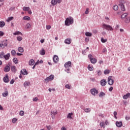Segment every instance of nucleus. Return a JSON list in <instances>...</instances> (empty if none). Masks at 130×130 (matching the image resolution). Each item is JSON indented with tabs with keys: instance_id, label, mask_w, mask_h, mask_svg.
I'll list each match as a JSON object with an SVG mask.
<instances>
[{
	"instance_id": "nucleus-41",
	"label": "nucleus",
	"mask_w": 130,
	"mask_h": 130,
	"mask_svg": "<svg viewBox=\"0 0 130 130\" xmlns=\"http://www.w3.org/2000/svg\"><path fill=\"white\" fill-rule=\"evenodd\" d=\"M11 54L13 56H15V55H16V51L15 50H12L11 51Z\"/></svg>"
},
{
	"instance_id": "nucleus-45",
	"label": "nucleus",
	"mask_w": 130,
	"mask_h": 130,
	"mask_svg": "<svg viewBox=\"0 0 130 130\" xmlns=\"http://www.w3.org/2000/svg\"><path fill=\"white\" fill-rule=\"evenodd\" d=\"M14 19V17H10L8 18L7 22H10V21H12V20Z\"/></svg>"
},
{
	"instance_id": "nucleus-1",
	"label": "nucleus",
	"mask_w": 130,
	"mask_h": 130,
	"mask_svg": "<svg viewBox=\"0 0 130 130\" xmlns=\"http://www.w3.org/2000/svg\"><path fill=\"white\" fill-rule=\"evenodd\" d=\"M74 23V19L72 17L67 18L65 20V25L66 26H70Z\"/></svg>"
},
{
	"instance_id": "nucleus-49",
	"label": "nucleus",
	"mask_w": 130,
	"mask_h": 130,
	"mask_svg": "<svg viewBox=\"0 0 130 130\" xmlns=\"http://www.w3.org/2000/svg\"><path fill=\"white\" fill-rule=\"evenodd\" d=\"M116 115H117V112H116V111H114V116L116 119L117 118V117L116 116Z\"/></svg>"
},
{
	"instance_id": "nucleus-19",
	"label": "nucleus",
	"mask_w": 130,
	"mask_h": 130,
	"mask_svg": "<svg viewBox=\"0 0 130 130\" xmlns=\"http://www.w3.org/2000/svg\"><path fill=\"white\" fill-rule=\"evenodd\" d=\"M24 87H28V86H30V81H25L23 84Z\"/></svg>"
},
{
	"instance_id": "nucleus-22",
	"label": "nucleus",
	"mask_w": 130,
	"mask_h": 130,
	"mask_svg": "<svg viewBox=\"0 0 130 130\" xmlns=\"http://www.w3.org/2000/svg\"><path fill=\"white\" fill-rule=\"evenodd\" d=\"M11 70L13 73H16V66H12L11 67Z\"/></svg>"
},
{
	"instance_id": "nucleus-31",
	"label": "nucleus",
	"mask_w": 130,
	"mask_h": 130,
	"mask_svg": "<svg viewBox=\"0 0 130 130\" xmlns=\"http://www.w3.org/2000/svg\"><path fill=\"white\" fill-rule=\"evenodd\" d=\"M101 41L103 43H105V42H107V39H104L103 38H101Z\"/></svg>"
},
{
	"instance_id": "nucleus-28",
	"label": "nucleus",
	"mask_w": 130,
	"mask_h": 130,
	"mask_svg": "<svg viewBox=\"0 0 130 130\" xmlns=\"http://www.w3.org/2000/svg\"><path fill=\"white\" fill-rule=\"evenodd\" d=\"M51 4L52 6H55V5H56V4H57V2H56V0H52Z\"/></svg>"
},
{
	"instance_id": "nucleus-50",
	"label": "nucleus",
	"mask_w": 130,
	"mask_h": 130,
	"mask_svg": "<svg viewBox=\"0 0 130 130\" xmlns=\"http://www.w3.org/2000/svg\"><path fill=\"white\" fill-rule=\"evenodd\" d=\"M126 16H127V13H124L121 16L122 19H123V18H124V17H126Z\"/></svg>"
},
{
	"instance_id": "nucleus-48",
	"label": "nucleus",
	"mask_w": 130,
	"mask_h": 130,
	"mask_svg": "<svg viewBox=\"0 0 130 130\" xmlns=\"http://www.w3.org/2000/svg\"><path fill=\"white\" fill-rule=\"evenodd\" d=\"M13 34L14 35H19V34H22V33H21L20 31H16Z\"/></svg>"
},
{
	"instance_id": "nucleus-13",
	"label": "nucleus",
	"mask_w": 130,
	"mask_h": 130,
	"mask_svg": "<svg viewBox=\"0 0 130 130\" xmlns=\"http://www.w3.org/2000/svg\"><path fill=\"white\" fill-rule=\"evenodd\" d=\"M2 43L0 44V47L3 48V46L6 47L8 46V43L5 42V41L2 42ZM4 42H5L4 43Z\"/></svg>"
},
{
	"instance_id": "nucleus-8",
	"label": "nucleus",
	"mask_w": 130,
	"mask_h": 130,
	"mask_svg": "<svg viewBox=\"0 0 130 130\" xmlns=\"http://www.w3.org/2000/svg\"><path fill=\"white\" fill-rule=\"evenodd\" d=\"M53 60L54 62L56 63V62H58V60H59V58H58V56H57V55H55L53 56Z\"/></svg>"
},
{
	"instance_id": "nucleus-58",
	"label": "nucleus",
	"mask_w": 130,
	"mask_h": 130,
	"mask_svg": "<svg viewBox=\"0 0 130 130\" xmlns=\"http://www.w3.org/2000/svg\"><path fill=\"white\" fill-rule=\"evenodd\" d=\"M46 127H47V129H48V130L51 129V126H50V125L46 126Z\"/></svg>"
},
{
	"instance_id": "nucleus-20",
	"label": "nucleus",
	"mask_w": 130,
	"mask_h": 130,
	"mask_svg": "<svg viewBox=\"0 0 130 130\" xmlns=\"http://www.w3.org/2000/svg\"><path fill=\"white\" fill-rule=\"evenodd\" d=\"M40 54L41 55H45V50L44 49H42L41 51H40Z\"/></svg>"
},
{
	"instance_id": "nucleus-63",
	"label": "nucleus",
	"mask_w": 130,
	"mask_h": 130,
	"mask_svg": "<svg viewBox=\"0 0 130 130\" xmlns=\"http://www.w3.org/2000/svg\"><path fill=\"white\" fill-rule=\"evenodd\" d=\"M112 90H113V87H111L109 89V91H110V92H112Z\"/></svg>"
},
{
	"instance_id": "nucleus-44",
	"label": "nucleus",
	"mask_w": 130,
	"mask_h": 130,
	"mask_svg": "<svg viewBox=\"0 0 130 130\" xmlns=\"http://www.w3.org/2000/svg\"><path fill=\"white\" fill-rule=\"evenodd\" d=\"M99 96L100 97L102 98L103 97V96H105V94L104 93V92H101L100 93Z\"/></svg>"
},
{
	"instance_id": "nucleus-36",
	"label": "nucleus",
	"mask_w": 130,
	"mask_h": 130,
	"mask_svg": "<svg viewBox=\"0 0 130 130\" xmlns=\"http://www.w3.org/2000/svg\"><path fill=\"white\" fill-rule=\"evenodd\" d=\"M85 112L86 113H88L91 111V109L90 108H86L84 109Z\"/></svg>"
},
{
	"instance_id": "nucleus-59",
	"label": "nucleus",
	"mask_w": 130,
	"mask_h": 130,
	"mask_svg": "<svg viewBox=\"0 0 130 130\" xmlns=\"http://www.w3.org/2000/svg\"><path fill=\"white\" fill-rule=\"evenodd\" d=\"M103 52H107V49H106V48H104L103 49Z\"/></svg>"
},
{
	"instance_id": "nucleus-11",
	"label": "nucleus",
	"mask_w": 130,
	"mask_h": 130,
	"mask_svg": "<svg viewBox=\"0 0 130 130\" xmlns=\"http://www.w3.org/2000/svg\"><path fill=\"white\" fill-rule=\"evenodd\" d=\"M64 42L66 44H71L72 43V39L70 38L66 39Z\"/></svg>"
},
{
	"instance_id": "nucleus-42",
	"label": "nucleus",
	"mask_w": 130,
	"mask_h": 130,
	"mask_svg": "<svg viewBox=\"0 0 130 130\" xmlns=\"http://www.w3.org/2000/svg\"><path fill=\"white\" fill-rule=\"evenodd\" d=\"M110 73V71L109 70H105L104 71L105 75H108Z\"/></svg>"
},
{
	"instance_id": "nucleus-51",
	"label": "nucleus",
	"mask_w": 130,
	"mask_h": 130,
	"mask_svg": "<svg viewBox=\"0 0 130 130\" xmlns=\"http://www.w3.org/2000/svg\"><path fill=\"white\" fill-rule=\"evenodd\" d=\"M88 58H89L90 60H91V59H93V56L91 54H89Z\"/></svg>"
},
{
	"instance_id": "nucleus-26",
	"label": "nucleus",
	"mask_w": 130,
	"mask_h": 130,
	"mask_svg": "<svg viewBox=\"0 0 130 130\" xmlns=\"http://www.w3.org/2000/svg\"><path fill=\"white\" fill-rule=\"evenodd\" d=\"M5 25H6V23H5L4 21H0V28L5 27Z\"/></svg>"
},
{
	"instance_id": "nucleus-54",
	"label": "nucleus",
	"mask_w": 130,
	"mask_h": 130,
	"mask_svg": "<svg viewBox=\"0 0 130 130\" xmlns=\"http://www.w3.org/2000/svg\"><path fill=\"white\" fill-rule=\"evenodd\" d=\"M65 87L66 88V89H71V86L69 84H67L65 86Z\"/></svg>"
},
{
	"instance_id": "nucleus-25",
	"label": "nucleus",
	"mask_w": 130,
	"mask_h": 130,
	"mask_svg": "<svg viewBox=\"0 0 130 130\" xmlns=\"http://www.w3.org/2000/svg\"><path fill=\"white\" fill-rule=\"evenodd\" d=\"M9 95V92L8 91H6L4 93H2V95L3 97H7Z\"/></svg>"
},
{
	"instance_id": "nucleus-47",
	"label": "nucleus",
	"mask_w": 130,
	"mask_h": 130,
	"mask_svg": "<svg viewBox=\"0 0 130 130\" xmlns=\"http://www.w3.org/2000/svg\"><path fill=\"white\" fill-rule=\"evenodd\" d=\"M96 73L98 76H100L102 74V72L100 70H98V71H96Z\"/></svg>"
},
{
	"instance_id": "nucleus-61",
	"label": "nucleus",
	"mask_w": 130,
	"mask_h": 130,
	"mask_svg": "<svg viewBox=\"0 0 130 130\" xmlns=\"http://www.w3.org/2000/svg\"><path fill=\"white\" fill-rule=\"evenodd\" d=\"M125 119H126V120H129V119H130V117L126 116L125 117Z\"/></svg>"
},
{
	"instance_id": "nucleus-46",
	"label": "nucleus",
	"mask_w": 130,
	"mask_h": 130,
	"mask_svg": "<svg viewBox=\"0 0 130 130\" xmlns=\"http://www.w3.org/2000/svg\"><path fill=\"white\" fill-rule=\"evenodd\" d=\"M19 115H20V116H24V111H20L19 112Z\"/></svg>"
},
{
	"instance_id": "nucleus-4",
	"label": "nucleus",
	"mask_w": 130,
	"mask_h": 130,
	"mask_svg": "<svg viewBox=\"0 0 130 130\" xmlns=\"http://www.w3.org/2000/svg\"><path fill=\"white\" fill-rule=\"evenodd\" d=\"M108 84H109L110 86H112L113 84H114V80H113V77L109 76L108 78Z\"/></svg>"
},
{
	"instance_id": "nucleus-64",
	"label": "nucleus",
	"mask_w": 130,
	"mask_h": 130,
	"mask_svg": "<svg viewBox=\"0 0 130 130\" xmlns=\"http://www.w3.org/2000/svg\"><path fill=\"white\" fill-rule=\"evenodd\" d=\"M105 124L106 125H108V121L107 120H106L105 121Z\"/></svg>"
},
{
	"instance_id": "nucleus-39",
	"label": "nucleus",
	"mask_w": 130,
	"mask_h": 130,
	"mask_svg": "<svg viewBox=\"0 0 130 130\" xmlns=\"http://www.w3.org/2000/svg\"><path fill=\"white\" fill-rule=\"evenodd\" d=\"M17 121H18V119H17L16 118H14L12 120V122L13 123H16V122H17Z\"/></svg>"
},
{
	"instance_id": "nucleus-18",
	"label": "nucleus",
	"mask_w": 130,
	"mask_h": 130,
	"mask_svg": "<svg viewBox=\"0 0 130 130\" xmlns=\"http://www.w3.org/2000/svg\"><path fill=\"white\" fill-rule=\"evenodd\" d=\"M127 98H130V93H128L123 96V99H127Z\"/></svg>"
},
{
	"instance_id": "nucleus-10",
	"label": "nucleus",
	"mask_w": 130,
	"mask_h": 130,
	"mask_svg": "<svg viewBox=\"0 0 130 130\" xmlns=\"http://www.w3.org/2000/svg\"><path fill=\"white\" fill-rule=\"evenodd\" d=\"M116 125L117 127H121L122 126V121H116Z\"/></svg>"
},
{
	"instance_id": "nucleus-30",
	"label": "nucleus",
	"mask_w": 130,
	"mask_h": 130,
	"mask_svg": "<svg viewBox=\"0 0 130 130\" xmlns=\"http://www.w3.org/2000/svg\"><path fill=\"white\" fill-rule=\"evenodd\" d=\"M100 125L101 127H103V128H105V123L104 122H102L100 123Z\"/></svg>"
},
{
	"instance_id": "nucleus-55",
	"label": "nucleus",
	"mask_w": 130,
	"mask_h": 130,
	"mask_svg": "<svg viewBox=\"0 0 130 130\" xmlns=\"http://www.w3.org/2000/svg\"><path fill=\"white\" fill-rule=\"evenodd\" d=\"M85 14H86V15L89 14V8H87L86 9V11L85 12Z\"/></svg>"
},
{
	"instance_id": "nucleus-52",
	"label": "nucleus",
	"mask_w": 130,
	"mask_h": 130,
	"mask_svg": "<svg viewBox=\"0 0 130 130\" xmlns=\"http://www.w3.org/2000/svg\"><path fill=\"white\" fill-rule=\"evenodd\" d=\"M22 39H23L21 37H17V40H18V41H22Z\"/></svg>"
},
{
	"instance_id": "nucleus-23",
	"label": "nucleus",
	"mask_w": 130,
	"mask_h": 130,
	"mask_svg": "<svg viewBox=\"0 0 130 130\" xmlns=\"http://www.w3.org/2000/svg\"><path fill=\"white\" fill-rule=\"evenodd\" d=\"M30 10V8L29 7H23V11H24L25 12H28Z\"/></svg>"
},
{
	"instance_id": "nucleus-60",
	"label": "nucleus",
	"mask_w": 130,
	"mask_h": 130,
	"mask_svg": "<svg viewBox=\"0 0 130 130\" xmlns=\"http://www.w3.org/2000/svg\"><path fill=\"white\" fill-rule=\"evenodd\" d=\"M27 12H28V14H29V15H31L32 14V11H31V10H28V11H27Z\"/></svg>"
},
{
	"instance_id": "nucleus-34",
	"label": "nucleus",
	"mask_w": 130,
	"mask_h": 130,
	"mask_svg": "<svg viewBox=\"0 0 130 130\" xmlns=\"http://www.w3.org/2000/svg\"><path fill=\"white\" fill-rule=\"evenodd\" d=\"M125 23H129L130 22V17H126L125 19Z\"/></svg>"
},
{
	"instance_id": "nucleus-7",
	"label": "nucleus",
	"mask_w": 130,
	"mask_h": 130,
	"mask_svg": "<svg viewBox=\"0 0 130 130\" xmlns=\"http://www.w3.org/2000/svg\"><path fill=\"white\" fill-rule=\"evenodd\" d=\"M71 65H72V62L70 61L66 62L64 64V67L66 68V69H67V71L68 72L70 71V69H69V68H70V67H71Z\"/></svg>"
},
{
	"instance_id": "nucleus-37",
	"label": "nucleus",
	"mask_w": 130,
	"mask_h": 130,
	"mask_svg": "<svg viewBox=\"0 0 130 130\" xmlns=\"http://www.w3.org/2000/svg\"><path fill=\"white\" fill-rule=\"evenodd\" d=\"M85 35L88 37H91V36H92V34L89 32H85Z\"/></svg>"
},
{
	"instance_id": "nucleus-21",
	"label": "nucleus",
	"mask_w": 130,
	"mask_h": 130,
	"mask_svg": "<svg viewBox=\"0 0 130 130\" xmlns=\"http://www.w3.org/2000/svg\"><path fill=\"white\" fill-rule=\"evenodd\" d=\"M23 20H24L25 21H30L31 18L29 16H24L23 17Z\"/></svg>"
},
{
	"instance_id": "nucleus-9",
	"label": "nucleus",
	"mask_w": 130,
	"mask_h": 130,
	"mask_svg": "<svg viewBox=\"0 0 130 130\" xmlns=\"http://www.w3.org/2000/svg\"><path fill=\"white\" fill-rule=\"evenodd\" d=\"M106 84H107V81H106V80L102 79L101 81V86H103V87H104V86H105L106 85Z\"/></svg>"
},
{
	"instance_id": "nucleus-12",
	"label": "nucleus",
	"mask_w": 130,
	"mask_h": 130,
	"mask_svg": "<svg viewBox=\"0 0 130 130\" xmlns=\"http://www.w3.org/2000/svg\"><path fill=\"white\" fill-rule=\"evenodd\" d=\"M21 74H22V75H24V76H27V75H28V72H27V70L26 69H22L21 71Z\"/></svg>"
},
{
	"instance_id": "nucleus-2",
	"label": "nucleus",
	"mask_w": 130,
	"mask_h": 130,
	"mask_svg": "<svg viewBox=\"0 0 130 130\" xmlns=\"http://www.w3.org/2000/svg\"><path fill=\"white\" fill-rule=\"evenodd\" d=\"M103 28H104V29H106V30H108V31H113V28L110 25L103 24Z\"/></svg>"
},
{
	"instance_id": "nucleus-14",
	"label": "nucleus",
	"mask_w": 130,
	"mask_h": 130,
	"mask_svg": "<svg viewBox=\"0 0 130 130\" xmlns=\"http://www.w3.org/2000/svg\"><path fill=\"white\" fill-rule=\"evenodd\" d=\"M3 80L5 83H9V76L6 75V77L4 78Z\"/></svg>"
},
{
	"instance_id": "nucleus-29",
	"label": "nucleus",
	"mask_w": 130,
	"mask_h": 130,
	"mask_svg": "<svg viewBox=\"0 0 130 130\" xmlns=\"http://www.w3.org/2000/svg\"><path fill=\"white\" fill-rule=\"evenodd\" d=\"M18 50L19 52H21V53L24 52V49H23V48H22L21 47H19L18 48Z\"/></svg>"
},
{
	"instance_id": "nucleus-15",
	"label": "nucleus",
	"mask_w": 130,
	"mask_h": 130,
	"mask_svg": "<svg viewBox=\"0 0 130 130\" xmlns=\"http://www.w3.org/2000/svg\"><path fill=\"white\" fill-rule=\"evenodd\" d=\"M10 56H11V55L10 54V53H9L4 56V58L6 60H8V59H10Z\"/></svg>"
},
{
	"instance_id": "nucleus-43",
	"label": "nucleus",
	"mask_w": 130,
	"mask_h": 130,
	"mask_svg": "<svg viewBox=\"0 0 130 130\" xmlns=\"http://www.w3.org/2000/svg\"><path fill=\"white\" fill-rule=\"evenodd\" d=\"M13 60V62L15 63L16 64L18 63V58H14Z\"/></svg>"
},
{
	"instance_id": "nucleus-32",
	"label": "nucleus",
	"mask_w": 130,
	"mask_h": 130,
	"mask_svg": "<svg viewBox=\"0 0 130 130\" xmlns=\"http://www.w3.org/2000/svg\"><path fill=\"white\" fill-rule=\"evenodd\" d=\"M88 69L89 71H93V70H94V68H93L92 66L89 64L88 66Z\"/></svg>"
},
{
	"instance_id": "nucleus-62",
	"label": "nucleus",
	"mask_w": 130,
	"mask_h": 130,
	"mask_svg": "<svg viewBox=\"0 0 130 130\" xmlns=\"http://www.w3.org/2000/svg\"><path fill=\"white\" fill-rule=\"evenodd\" d=\"M57 2V4H60L61 3L62 0H56Z\"/></svg>"
},
{
	"instance_id": "nucleus-57",
	"label": "nucleus",
	"mask_w": 130,
	"mask_h": 130,
	"mask_svg": "<svg viewBox=\"0 0 130 130\" xmlns=\"http://www.w3.org/2000/svg\"><path fill=\"white\" fill-rule=\"evenodd\" d=\"M5 35V33L3 31H0V36H4Z\"/></svg>"
},
{
	"instance_id": "nucleus-3",
	"label": "nucleus",
	"mask_w": 130,
	"mask_h": 130,
	"mask_svg": "<svg viewBox=\"0 0 130 130\" xmlns=\"http://www.w3.org/2000/svg\"><path fill=\"white\" fill-rule=\"evenodd\" d=\"M54 79V76L53 75H50L49 77H47L44 80V83H48L50 81H52Z\"/></svg>"
},
{
	"instance_id": "nucleus-17",
	"label": "nucleus",
	"mask_w": 130,
	"mask_h": 130,
	"mask_svg": "<svg viewBox=\"0 0 130 130\" xmlns=\"http://www.w3.org/2000/svg\"><path fill=\"white\" fill-rule=\"evenodd\" d=\"M28 63H29V66H33V64H34L35 63V61H34V60L32 59H31L29 61Z\"/></svg>"
},
{
	"instance_id": "nucleus-35",
	"label": "nucleus",
	"mask_w": 130,
	"mask_h": 130,
	"mask_svg": "<svg viewBox=\"0 0 130 130\" xmlns=\"http://www.w3.org/2000/svg\"><path fill=\"white\" fill-rule=\"evenodd\" d=\"M5 53L4 52H2L0 54V58H4L5 57Z\"/></svg>"
},
{
	"instance_id": "nucleus-16",
	"label": "nucleus",
	"mask_w": 130,
	"mask_h": 130,
	"mask_svg": "<svg viewBox=\"0 0 130 130\" xmlns=\"http://www.w3.org/2000/svg\"><path fill=\"white\" fill-rule=\"evenodd\" d=\"M10 67H9L8 66H6L4 68V72H5L6 73H8V72H10Z\"/></svg>"
},
{
	"instance_id": "nucleus-33",
	"label": "nucleus",
	"mask_w": 130,
	"mask_h": 130,
	"mask_svg": "<svg viewBox=\"0 0 130 130\" xmlns=\"http://www.w3.org/2000/svg\"><path fill=\"white\" fill-rule=\"evenodd\" d=\"M51 114L54 116V115H56V114H57V112H56V111H51Z\"/></svg>"
},
{
	"instance_id": "nucleus-5",
	"label": "nucleus",
	"mask_w": 130,
	"mask_h": 130,
	"mask_svg": "<svg viewBox=\"0 0 130 130\" xmlns=\"http://www.w3.org/2000/svg\"><path fill=\"white\" fill-rule=\"evenodd\" d=\"M123 3H124V1L123 0L120 1V4H119V7H120L121 11H125V8L124 7Z\"/></svg>"
},
{
	"instance_id": "nucleus-53",
	"label": "nucleus",
	"mask_w": 130,
	"mask_h": 130,
	"mask_svg": "<svg viewBox=\"0 0 130 130\" xmlns=\"http://www.w3.org/2000/svg\"><path fill=\"white\" fill-rule=\"evenodd\" d=\"M46 28L47 30H49L51 28V26L50 25H46Z\"/></svg>"
},
{
	"instance_id": "nucleus-56",
	"label": "nucleus",
	"mask_w": 130,
	"mask_h": 130,
	"mask_svg": "<svg viewBox=\"0 0 130 130\" xmlns=\"http://www.w3.org/2000/svg\"><path fill=\"white\" fill-rule=\"evenodd\" d=\"M33 101H35V102H37L38 101V98L36 97L32 99Z\"/></svg>"
},
{
	"instance_id": "nucleus-6",
	"label": "nucleus",
	"mask_w": 130,
	"mask_h": 130,
	"mask_svg": "<svg viewBox=\"0 0 130 130\" xmlns=\"http://www.w3.org/2000/svg\"><path fill=\"white\" fill-rule=\"evenodd\" d=\"M90 92L93 96H96V94L99 93L98 90L96 89V88H93L92 89H91Z\"/></svg>"
},
{
	"instance_id": "nucleus-27",
	"label": "nucleus",
	"mask_w": 130,
	"mask_h": 130,
	"mask_svg": "<svg viewBox=\"0 0 130 130\" xmlns=\"http://www.w3.org/2000/svg\"><path fill=\"white\" fill-rule=\"evenodd\" d=\"M73 114V113H69L67 116V118H69V119H72V118H73V117H72Z\"/></svg>"
},
{
	"instance_id": "nucleus-40",
	"label": "nucleus",
	"mask_w": 130,
	"mask_h": 130,
	"mask_svg": "<svg viewBox=\"0 0 130 130\" xmlns=\"http://www.w3.org/2000/svg\"><path fill=\"white\" fill-rule=\"evenodd\" d=\"M113 9L114 11H117L118 10V6L117 5H115L113 6Z\"/></svg>"
},
{
	"instance_id": "nucleus-24",
	"label": "nucleus",
	"mask_w": 130,
	"mask_h": 130,
	"mask_svg": "<svg viewBox=\"0 0 130 130\" xmlns=\"http://www.w3.org/2000/svg\"><path fill=\"white\" fill-rule=\"evenodd\" d=\"M90 60V62H91V63H96L97 62V59L96 58H92Z\"/></svg>"
},
{
	"instance_id": "nucleus-38",
	"label": "nucleus",
	"mask_w": 130,
	"mask_h": 130,
	"mask_svg": "<svg viewBox=\"0 0 130 130\" xmlns=\"http://www.w3.org/2000/svg\"><path fill=\"white\" fill-rule=\"evenodd\" d=\"M25 28L26 29H30L31 28V24L30 23H27Z\"/></svg>"
}]
</instances>
